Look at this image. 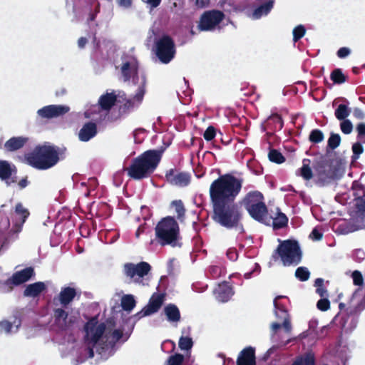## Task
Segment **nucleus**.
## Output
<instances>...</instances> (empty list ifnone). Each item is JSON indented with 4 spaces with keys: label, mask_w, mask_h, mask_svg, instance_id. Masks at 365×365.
Returning a JSON list of instances; mask_svg holds the SVG:
<instances>
[{
    "label": "nucleus",
    "mask_w": 365,
    "mask_h": 365,
    "mask_svg": "<svg viewBox=\"0 0 365 365\" xmlns=\"http://www.w3.org/2000/svg\"><path fill=\"white\" fill-rule=\"evenodd\" d=\"M53 319L55 324L63 331L67 330L74 323L72 318L68 319V313L63 308L53 309Z\"/></svg>",
    "instance_id": "obj_18"
},
{
    "label": "nucleus",
    "mask_w": 365,
    "mask_h": 365,
    "mask_svg": "<svg viewBox=\"0 0 365 365\" xmlns=\"http://www.w3.org/2000/svg\"><path fill=\"white\" fill-rule=\"evenodd\" d=\"M171 205L175 207L177 213V218L181 222L183 221L185 218V208L182 201L181 200H175L172 202Z\"/></svg>",
    "instance_id": "obj_36"
},
{
    "label": "nucleus",
    "mask_w": 365,
    "mask_h": 365,
    "mask_svg": "<svg viewBox=\"0 0 365 365\" xmlns=\"http://www.w3.org/2000/svg\"><path fill=\"white\" fill-rule=\"evenodd\" d=\"M292 365H315V358L312 353H307L297 357Z\"/></svg>",
    "instance_id": "obj_31"
},
{
    "label": "nucleus",
    "mask_w": 365,
    "mask_h": 365,
    "mask_svg": "<svg viewBox=\"0 0 365 365\" xmlns=\"http://www.w3.org/2000/svg\"><path fill=\"white\" fill-rule=\"evenodd\" d=\"M210 3V0H196V4L200 8L207 6Z\"/></svg>",
    "instance_id": "obj_64"
},
{
    "label": "nucleus",
    "mask_w": 365,
    "mask_h": 365,
    "mask_svg": "<svg viewBox=\"0 0 365 365\" xmlns=\"http://www.w3.org/2000/svg\"><path fill=\"white\" fill-rule=\"evenodd\" d=\"M106 329L104 323L98 324V319L96 317H92L89 319L84 326L85 331V341L88 343L93 344L94 346L98 342L102 337Z\"/></svg>",
    "instance_id": "obj_9"
},
{
    "label": "nucleus",
    "mask_w": 365,
    "mask_h": 365,
    "mask_svg": "<svg viewBox=\"0 0 365 365\" xmlns=\"http://www.w3.org/2000/svg\"><path fill=\"white\" fill-rule=\"evenodd\" d=\"M313 167L317 177V184L319 186H324L334 179V175L329 169V162L325 158H321L316 161Z\"/></svg>",
    "instance_id": "obj_11"
},
{
    "label": "nucleus",
    "mask_w": 365,
    "mask_h": 365,
    "mask_svg": "<svg viewBox=\"0 0 365 365\" xmlns=\"http://www.w3.org/2000/svg\"><path fill=\"white\" fill-rule=\"evenodd\" d=\"M306 29L303 25H299L293 29V41L297 42L305 34Z\"/></svg>",
    "instance_id": "obj_46"
},
{
    "label": "nucleus",
    "mask_w": 365,
    "mask_h": 365,
    "mask_svg": "<svg viewBox=\"0 0 365 365\" xmlns=\"http://www.w3.org/2000/svg\"><path fill=\"white\" fill-rule=\"evenodd\" d=\"M356 131L358 133V138H362L365 136V123H360L356 125Z\"/></svg>",
    "instance_id": "obj_57"
},
{
    "label": "nucleus",
    "mask_w": 365,
    "mask_h": 365,
    "mask_svg": "<svg viewBox=\"0 0 365 365\" xmlns=\"http://www.w3.org/2000/svg\"><path fill=\"white\" fill-rule=\"evenodd\" d=\"M145 93V79L143 78V81L142 82V84L140 86H139L135 95L133 96V98L131 99H127L125 103L121 106V109L123 112H128L130 110H133L135 106V101L138 103V104H140L144 97Z\"/></svg>",
    "instance_id": "obj_20"
},
{
    "label": "nucleus",
    "mask_w": 365,
    "mask_h": 365,
    "mask_svg": "<svg viewBox=\"0 0 365 365\" xmlns=\"http://www.w3.org/2000/svg\"><path fill=\"white\" fill-rule=\"evenodd\" d=\"M276 252L284 266L296 265L302 260V251L299 245L294 240H284L279 245Z\"/></svg>",
    "instance_id": "obj_6"
},
{
    "label": "nucleus",
    "mask_w": 365,
    "mask_h": 365,
    "mask_svg": "<svg viewBox=\"0 0 365 365\" xmlns=\"http://www.w3.org/2000/svg\"><path fill=\"white\" fill-rule=\"evenodd\" d=\"M88 40L86 37H81L78 40V46L80 48H83L86 45Z\"/></svg>",
    "instance_id": "obj_63"
},
{
    "label": "nucleus",
    "mask_w": 365,
    "mask_h": 365,
    "mask_svg": "<svg viewBox=\"0 0 365 365\" xmlns=\"http://www.w3.org/2000/svg\"><path fill=\"white\" fill-rule=\"evenodd\" d=\"M323 237V235L322 232H320L319 231V230L317 228H314L310 234V237L313 240H320Z\"/></svg>",
    "instance_id": "obj_56"
},
{
    "label": "nucleus",
    "mask_w": 365,
    "mask_h": 365,
    "mask_svg": "<svg viewBox=\"0 0 365 365\" xmlns=\"http://www.w3.org/2000/svg\"><path fill=\"white\" fill-rule=\"evenodd\" d=\"M237 365H256L255 349L252 346L243 349L237 359Z\"/></svg>",
    "instance_id": "obj_21"
},
{
    "label": "nucleus",
    "mask_w": 365,
    "mask_h": 365,
    "mask_svg": "<svg viewBox=\"0 0 365 365\" xmlns=\"http://www.w3.org/2000/svg\"><path fill=\"white\" fill-rule=\"evenodd\" d=\"M163 312L169 322L178 323L180 321V312L175 304H168L164 307Z\"/></svg>",
    "instance_id": "obj_27"
},
{
    "label": "nucleus",
    "mask_w": 365,
    "mask_h": 365,
    "mask_svg": "<svg viewBox=\"0 0 365 365\" xmlns=\"http://www.w3.org/2000/svg\"><path fill=\"white\" fill-rule=\"evenodd\" d=\"M242 180L231 174L220 175L210 187L212 220L227 230L242 227V213L235 202L241 191Z\"/></svg>",
    "instance_id": "obj_1"
},
{
    "label": "nucleus",
    "mask_w": 365,
    "mask_h": 365,
    "mask_svg": "<svg viewBox=\"0 0 365 365\" xmlns=\"http://www.w3.org/2000/svg\"><path fill=\"white\" fill-rule=\"evenodd\" d=\"M143 1L145 3H147L148 4H149L152 8H156L160 4L162 0H143Z\"/></svg>",
    "instance_id": "obj_62"
},
{
    "label": "nucleus",
    "mask_w": 365,
    "mask_h": 365,
    "mask_svg": "<svg viewBox=\"0 0 365 365\" xmlns=\"http://www.w3.org/2000/svg\"><path fill=\"white\" fill-rule=\"evenodd\" d=\"M273 6V2L272 1L265 2L258 6L254 11V15L256 18H260L262 15L267 14Z\"/></svg>",
    "instance_id": "obj_35"
},
{
    "label": "nucleus",
    "mask_w": 365,
    "mask_h": 365,
    "mask_svg": "<svg viewBox=\"0 0 365 365\" xmlns=\"http://www.w3.org/2000/svg\"><path fill=\"white\" fill-rule=\"evenodd\" d=\"M66 148L49 143L38 145L25 155L26 163L31 167L45 170L54 167L66 158Z\"/></svg>",
    "instance_id": "obj_2"
},
{
    "label": "nucleus",
    "mask_w": 365,
    "mask_h": 365,
    "mask_svg": "<svg viewBox=\"0 0 365 365\" xmlns=\"http://www.w3.org/2000/svg\"><path fill=\"white\" fill-rule=\"evenodd\" d=\"M34 274V269L32 267H26L25 269L14 272L11 277L5 281L4 284L8 287L9 290L11 291L14 286H19L29 281Z\"/></svg>",
    "instance_id": "obj_13"
},
{
    "label": "nucleus",
    "mask_w": 365,
    "mask_h": 365,
    "mask_svg": "<svg viewBox=\"0 0 365 365\" xmlns=\"http://www.w3.org/2000/svg\"><path fill=\"white\" fill-rule=\"evenodd\" d=\"M138 65L136 61L133 63L125 62L121 66V73L125 81H129L133 76H137Z\"/></svg>",
    "instance_id": "obj_29"
},
{
    "label": "nucleus",
    "mask_w": 365,
    "mask_h": 365,
    "mask_svg": "<svg viewBox=\"0 0 365 365\" xmlns=\"http://www.w3.org/2000/svg\"><path fill=\"white\" fill-rule=\"evenodd\" d=\"M330 78L335 84H342L346 81L347 76L343 73L341 68H335L331 71Z\"/></svg>",
    "instance_id": "obj_34"
},
{
    "label": "nucleus",
    "mask_w": 365,
    "mask_h": 365,
    "mask_svg": "<svg viewBox=\"0 0 365 365\" xmlns=\"http://www.w3.org/2000/svg\"><path fill=\"white\" fill-rule=\"evenodd\" d=\"M351 53V51L347 47H341L337 51V56L340 58L347 57Z\"/></svg>",
    "instance_id": "obj_55"
},
{
    "label": "nucleus",
    "mask_w": 365,
    "mask_h": 365,
    "mask_svg": "<svg viewBox=\"0 0 365 365\" xmlns=\"http://www.w3.org/2000/svg\"><path fill=\"white\" fill-rule=\"evenodd\" d=\"M295 277L302 282H305L309 279L310 272L305 267H299L295 271Z\"/></svg>",
    "instance_id": "obj_40"
},
{
    "label": "nucleus",
    "mask_w": 365,
    "mask_h": 365,
    "mask_svg": "<svg viewBox=\"0 0 365 365\" xmlns=\"http://www.w3.org/2000/svg\"><path fill=\"white\" fill-rule=\"evenodd\" d=\"M151 266L146 262L138 264L125 263L123 266V273L129 279V283H140L142 279L150 271Z\"/></svg>",
    "instance_id": "obj_8"
},
{
    "label": "nucleus",
    "mask_w": 365,
    "mask_h": 365,
    "mask_svg": "<svg viewBox=\"0 0 365 365\" xmlns=\"http://www.w3.org/2000/svg\"><path fill=\"white\" fill-rule=\"evenodd\" d=\"M351 113L350 109L345 104H339L335 110V116L339 120H346Z\"/></svg>",
    "instance_id": "obj_37"
},
{
    "label": "nucleus",
    "mask_w": 365,
    "mask_h": 365,
    "mask_svg": "<svg viewBox=\"0 0 365 365\" xmlns=\"http://www.w3.org/2000/svg\"><path fill=\"white\" fill-rule=\"evenodd\" d=\"M269 160L273 163L281 164L285 161L284 155L276 149H271L268 154Z\"/></svg>",
    "instance_id": "obj_38"
},
{
    "label": "nucleus",
    "mask_w": 365,
    "mask_h": 365,
    "mask_svg": "<svg viewBox=\"0 0 365 365\" xmlns=\"http://www.w3.org/2000/svg\"><path fill=\"white\" fill-rule=\"evenodd\" d=\"M360 191L363 196H358L356 197V207L359 212L365 213V187L361 186Z\"/></svg>",
    "instance_id": "obj_41"
},
{
    "label": "nucleus",
    "mask_w": 365,
    "mask_h": 365,
    "mask_svg": "<svg viewBox=\"0 0 365 365\" xmlns=\"http://www.w3.org/2000/svg\"><path fill=\"white\" fill-rule=\"evenodd\" d=\"M176 48L174 40L169 35H163L155 43V54L163 63H170L175 57Z\"/></svg>",
    "instance_id": "obj_7"
},
{
    "label": "nucleus",
    "mask_w": 365,
    "mask_h": 365,
    "mask_svg": "<svg viewBox=\"0 0 365 365\" xmlns=\"http://www.w3.org/2000/svg\"><path fill=\"white\" fill-rule=\"evenodd\" d=\"M46 289L45 284L42 282H37L29 284L24 291L25 297H36Z\"/></svg>",
    "instance_id": "obj_28"
},
{
    "label": "nucleus",
    "mask_w": 365,
    "mask_h": 365,
    "mask_svg": "<svg viewBox=\"0 0 365 365\" xmlns=\"http://www.w3.org/2000/svg\"><path fill=\"white\" fill-rule=\"evenodd\" d=\"M184 361V356L181 354H175L168 357L167 365H182Z\"/></svg>",
    "instance_id": "obj_42"
},
{
    "label": "nucleus",
    "mask_w": 365,
    "mask_h": 365,
    "mask_svg": "<svg viewBox=\"0 0 365 365\" xmlns=\"http://www.w3.org/2000/svg\"><path fill=\"white\" fill-rule=\"evenodd\" d=\"M352 151H353L352 158L356 160L359 158V155L363 153L364 148L360 143L357 142V143H355L353 144Z\"/></svg>",
    "instance_id": "obj_49"
},
{
    "label": "nucleus",
    "mask_w": 365,
    "mask_h": 365,
    "mask_svg": "<svg viewBox=\"0 0 365 365\" xmlns=\"http://www.w3.org/2000/svg\"><path fill=\"white\" fill-rule=\"evenodd\" d=\"M317 307L322 311H327L330 308V302L328 299H320L317 303Z\"/></svg>",
    "instance_id": "obj_50"
},
{
    "label": "nucleus",
    "mask_w": 365,
    "mask_h": 365,
    "mask_svg": "<svg viewBox=\"0 0 365 365\" xmlns=\"http://www.w3.org/2000/svg\"><path fill=\"white\" fill-rule=\"evenodd\" d=\"M70 108L63 105H49L43 106L37 111V115L43 119H51L67 113Z\"/></svg>",
    "instance_id": "obj_17"
},
{
    "label": "nucleus",
    "mask_w": 365,
    "mask_h": 365,
    "mask_svg": "<svg viewBox=\"0 0 365 365\" xmlns=\"http://www.w3.org/2000/svg\"><path fill=\"white\" fill-rule=\"evenodd\" d=\"M353 283L356 286H362L364 284V277L361 272L355 270L351 274Z\"/></svg>",
    "instance_id": "obj_47"
},
{
    "label": "nucleus",
    "mask_w": 365,
    "mask_h": 365,
    "mask_svg": "<svg viewBox=\"0 0 365 365\" xmlns=\"http://www.w3.org/2000/svg\"><path fill=\"white\" fill-rule=\"evenodd\" d=\"M98 133L97 125L93 122L86 123L78 132V138L82 142H87L95 137Z\"/></svg>",
    "instance_id": "obj_22"
},
{
    "label": "nucleus",
    "mask_w": 365,
    "mask_h": 365,
    "mask_svg": "<svg viewBox=\"0 0 365 365\" xmlns=\"http://www.w3.org/2000/svg\"><path fill=\"white\" fill-rule=\"evenodd\" d=\"M215 294L217 299L221 302H227L234 294L232 287L227 282L218 285L215 289Z\"/></svg>",
    "instance_id": "obj_23"
},
{
    "label": "nucleus",
    "mask_w": 365,
    "mask_h": 365,
    "mask_svg": "<svg viewBox=\"0 0 365 365\" xmlns=\"http://www.w3.org/2000/svg\"><path fill=\"white\" fill-rule=\"evenodd\" d=\"M76 296V291L74 288L71 287H66L61 289L57 298L54 299L59 301L60 304L63 307H67V306L73 300Z\"/></svg>",
    "instance_id": "obj_24"
},
{
    "label": "nucleus",
    "mask_w": 365,
    "mask_h": 365,
    "mask_svg": "<svg viewBox=\"0 0 365 365\" xmlns=\"http://www.w3.org/2000/svg\"><path fill=\"white\" fill-rule=\"evenodd\" d=\"M166 181L175 186L185 187L190 182V175L186 172L180 171L177 168H170L165 173Z\"/></svg>",
    "instance_id": "obj_14"
},
{
    "label": "nucleus",
    "mask_w": 365,
    "mask_h": 365,
    "mask_svg": "<svg viewBox=\"0 0 365 365\" xmlns=\"http://www.w3.org/2000/svg\"><path fill=\"white\" fill-rule=\"evenodd\" d=\"M324 135L319 129H314L311 131L309 140L313 143H319L324 140Z\"/></svg>",
    "instance_id": "obj_39"
},
{
    "label": "nucleus",
    "mask_w": 365,
    "mask_h": 365,
    "mask_svg": "<svg viewBox=\"0 0 365 365\" xmlns=\"http://www.w3.org/2000/svg\"><path fill=\"white\" fill-rule=\"evenodd\" d=\"M15 212L19 215L21 219L20 221H16L12 228L8 232L7 237L5 239L6 242L16 240L18 237V235L21 232L24 222L29 216V210L24 207L21 202L16 205Z\"/></svg>",
    "instance_id": "obj_12"
},
{
    "label": "nucleus",
    "mask_w": 365,
    "mask_h": 365,
    "mask_svg": "<svg viewBox=\"0 0 365 365\" xmlns=\"http://www.w3.org/2000/svg\"><path fill=\"white\" fill-rule=\"evenodd\" d=\"M165 294L155 292L145 307L144 315H151L158 312L165 300Z\"/></svg>",
    "instance_id": "obj_19"
},
{
    "label": "nucleus",
    "mask_w": 365,
    "mask_h": 365,
    "mask_svg": "<svg viewBox=\"0 0 365 365\" xmlns=\"http://www.w3.org/2000/svg\"><path fill=\"white\" fill-rule=\"evenodd\" d=\"M136 302L131 294L124 295L121 299L122 309L128 312H131L135 307Z\"/></svg>",
    "instance_id": "obj_33"
},
{
    "label": "nucleus",
    "mask_w": 365,
    "mask_h": 365,
    "mask_svg": "<svg viewBox=\"0 0 365 365\" xmlns=\"http://www.w3.org/2000/svg\"><path fill=\"white\" fill-rule=\"evenodd\" d=\"M17 168L7 160H0V180L7 186L17 182Z\"/></svg>",
    "instance_id": "obj_16"
},
{
    "label": "nucleus",
    "mask_w": 365,
    "mask_h": 365,
    "mask_svg": "<svg viewBox=\"0 0 365 365\" xmlns=\"http://www.w3.org/2000/svg\"><path fill=\"white\" fill-rule=\"evenodd\" d=\"M340 143H341L340 135L339 134L331 133L330 137L328 139V147L331 150H334L337 147H339V145H340Z\"/></svg>",
    "instance_id": "obj_43"
},
{
    "label": "nucleus",
    "mask_w": 365,
    "mask_h": 365,
    "mask_svg": "<svg viewBox=\"0 0 365 365\" xmlns=\"http://www.w3.org/2000/svg\"><path fill=\"white\" fill-rule=\"evenodd\" d=\"M245 210L250 217L259 222L267 214L268 208L264 202V197L258 190L247 192L242 200Z\"/></svg>",
    "instance_id": "obj_5"
},
{
    "label": "nucleus",
    "mask_w": 365,
    "mask_h": 365,
    "mask_svg": "<svg viewBox=\"0 0 365 365\" xmlns=\"http://www.w3.org/2000/svg\"><path fill=\"white\" fill-rule=\"evenodd\" d=\"M29 140V138L24 136L12 137L4 143V148L9 152L18 150L22 148Z\"/></svg>",
    "instance_id": "obj_25"
},
{
    "label": "nucleus",
    "mask_w": 365,
    "mask_h": 365,
    "mask_svg": "<svg viewBox=\"0 0 365 365\" xmlns=\"http://www.w3.org/2000/svg\"><path fill=\"white\" fill-rule=\"evenodd\" d=\"M215 128L212 125L209 126L203 134V137L207 141L212 140L215 137Z\"/></svg>",
    "instance_id": "obj_51"
},
{
    "label": "nucleus",
    "mask_w": 365,
    "mask_h": 365,
    "mask_svg": "<svg viewBox=\"0 0 365 365\" xmlns=\"http://www.w3.org/2000/svg\"><path fill=\"white\" fill-rule=\"evenodd\" d=\"M281 312L282 314V317L283 318V323L281 325H282V327H284V330L289 333L292 330V325H291L289 314L284 308L281 309Z\"/></svg>",
    "instance_id": "obj_45"
},
{
    "label": "nucleus",
    "mask_w": 365,
    "mask_h": 365,
    "mask_svg": "<svg viewBox=\"0 0 365 365\" xmlns=\"http://www.w3.org/2000/svg\"><path fill=\"white\" fill-rule=\"evenodd\" d=\"M12 327H13L12 324L7 320H4V321L0 322L1 329L4 330L7 334L11 332Z\"/></svg>",
    "instance_id": "obj_54"
},
{
    "label": "nucleus",
    "mask_w": 365,
    "mask_h": 365,
    "mask_svg": "<svg viewBox=\"0 0 365 365\" xmlns=\"http://www.w3.org/2000/svg\"><path fill=\"white\" fill-rule=\"evenodd\" d=\"M268 125H272V129L274 130H281L283 128L284 122L280 115L277 113L272 114L267 118Z\"/></svg>",
    "instance_id": "obj_32"
},
{
    "label": "nucleus",
    "mask_w": 365,
    "mask_h": 365,
    "mask_svg": "<svg viewBox=\"0 0 365 365\" xmlns=\"http://www.w3.org/2000/svg\"><path fill=\"white\" fill-rule=\"evenodd\" d=\"M222 268L217 265H212L209 267V273L214 279L220 277L222 274Z\"/></svg>",
    "instance_id": "obj_52"
},
{
    "label": "nucleus",
    "mask_w": 365,
    "mask_h": 365,
    "mask_svg": "<svg viewBox=\"0 0 365 365\" xmlns=\"http://www.w3.org/2000/svg\"><path fill=\"white\" fill-rule=\"evenodd\" d=\"M29 184V181L28 180V177L26 176L25 178H22L21 180L18 182V186L20 189H24L26 187L28 186Z\"/></svg>",
    "instance_id": "obj_60"
},
{
    "label": "nucleus",
    "mask_w": 365,
    "mask_h": 365,
    "mask_svg": "<svg viewBox=\"0 0 365 365\" xmlns=\"http://www.w3.org/2000/svg\"><path fill=\"white\" fill-rule=\"evenodd\" d=\"M117 2L120 6L124 8H129L132 5V0H117Z\"/></svg>",
    "instance_id": "obj_59"
},
{
    "label": "nucleus",
    "mask_w": 365,
    "mask_h": 365,
    "mask_svg": "<svg viewBox=\"0 0 365 365\" xmlns=\"http://www.w3.org/2000/svg\"><path fill=\"white\" fill-rule=\"evenodd\" d=\"M274 216L269 215V211H267V214H265L264 217H263V220H260L259 222L267 226H272L274 230H279L287 227L289 220L288 217L284 213L281 212L279 208L277 207Z\"/></svg>",
    "instance_id": "obj_15"
},
{
    "label": "nucleus",
    "mask_w": 365,
    "mask_h": 365,
    "mask_svg": "<svg viewBox=\"0 0 365 365\" xmlns=\"http://www.w3.org/2000/svg\"><path fill=\"white\" fill-rule=\"evenodd\" d=\"M341 130L344 134H349L353 130V125L349 120H343L340 124Z\"/></svg>",
    "instance_id": "obj_48"
},
{
    "label": "nucleus",
    "mask_w": 365,
    "mask_h": 365,
    "mask_svg": "<svg viewBox=\"0 0 365 365\" xmlns=\"http://www.w3.org/2000/svg\"><path fill=\"white\" fill-rule=\"evenodd\" d=\"M310 160L309 159H304L302 161V167L299 169V174L302 176L305 180H309L313 177V173L312 168L310 167Z\"/></svg>",
    "instance_id": "obj_30"
},
{
    "label": "nucleus",
    "mask_w": 365,
    "mask_h": 365,
    "mask_svg": "<svg viewBox=\"0 0 365 365\" xmlns=\"http://www.w3.org/2000/svg\"><path fill=\"white\" fill-rule=\"evenodd\" d=\"M146 229V224L144 223L143 225H140L138 228L137 229L135 232V237L139 238L140 235L143 234Z\"/></svg>",
    "instance_id": "obj_61"
},
{
    "label": "nucleus",
    "mask_w": 365,
    "mask_h": 365,
    "mask_svg": "<svg viewBox=\"0 0 365 365\" xmlns=\"http://www.w3.org/2000/svg\"><path fill=\"white\" fill-rule=\"evenodd\" d=\"M155 240L160 246L179 245L181 240L180 227L174 217L168 216L162 218L155 227Z\"/></svg>",
    "instance_id": "obj_4"
},
{
    "label": "nucleus",
    "mask_w": 365,
    "mask_h": 365,
    "mask_svg": "<svg viewBox=\"0 0 365 365\" xmlns=\"http://www.w3.org/2000/svg\"><path fill=\"white\" fill-rule=\"evenodd\" d=\"M123 331L120 329L113 330L110 334V336L112 337L114 343L119 341L123 337Z\"/></svg>",
    "instance_id": "obj_53"
},
{
    "label": "nucleus",
    "mask_w": 365,
    "mask_h": 365,
    "mask_svg": "<svg viewBox=\"0 0 365 365\" xmlns=\"http://www.w3.org/2000/svg\"><path fill=\"white\" fill-rule=\"evenodd\" d=\"M117 101V96L115 92L106 93L100 96L98 106L102 110L109 111Z\"/></svg>",
    "instance_id": "obj_26"
},
{
    "label": "nucleus",
    "mask_w": 365,
    "mask_h": 365,
    "mask_svg": "<svg viewBox=\"0 0 365 365\" xmlns=\"http://www.w3.org/2000/svg\"><path fill=\"white\" fill-rule=\"evenodd\" d=\"M227 257L232 261H235L237 259L238 255L235 249H229L227 251Z\"/></svg>",
    "instance_id": "obj_58"
},
{
    "label": "nucleus",
    "mask_w": 365,
    "mask_h": 365,
    "mask_svg": "<svg viewBox=\"0 0 365 365\" xmlns=\"http://www.w3.org/2000/svg\"><path fill=\"white\" fill-rule=\"evenodd\" d=\"M163 152V150H148L133 158L125 169L128 175L136 180L149 178L160 162Z\"/></svg>",
    "instance_id": "obj_3"
},
{
    "label": "nucleus",
    "mask_w": 365,
    "mask_h": 365,
    "mask_svg": "<svg viewBox=\"0 0 365 365\" xmlns=\"http://www.w3.org/2000/svg\"><path fill=\"white\" fill-rule=\"evenodd\" d=\"M178 345L182 350H190L192 347L193 341L190 337L181 336Z\"/></svg>",
    "instance_id": "obj_44"
},
{
    "label": "nucleus",
    "mask_w": 365,
    "mask_h": 365,
    "mask_svg": "<svg viewBox=\"0 0 365 365\" xmlns=\"http://www.w3.org/2000/svg\"><path fill=\"white\" fill-rule=\"evenodd\" d=\"M225 14L219 10L205 11L200 16L198 29L201 31H212L224 19Z\"/></svg>",
    "instance_id": "obj_10"
}]
</instances>
